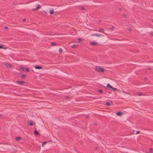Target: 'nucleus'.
Here are the masks:
<instances>
[{
  "instance_id": "obj_22",
  "label": "nucleus",
  "mask_w": 153,
  "mask_h": 153,
  "mask_svg": "<svg viewBox=\"0 0 153 153\" xmlns=\"http://www.w3.org/2000/svg\"><path fill=\"white\" fill-rule=\"evenodd\" d=\"M29 69L28 68H26V71L27 72H29Z\"/></svg>"
},
{
  "instance_id": "obj_3",
  "label": "nucleus",
  "mask_w": 153,
  "mask_h": 153,
  "mask_svg": "<svg viewBox=\"0 0 153 153\" xmlns=\"http://www.w3.org/2000/svg\"><path fill=\"white\" fill-rule=\"evenodd\" d=\"M16 83L21 85H22L23 84L25 83V82L23 81H16Z\"/></svg>"
},
{
  "instance_id": "obj_25",
  "label": "nucleus",
  "mask_w": 153,
  "mask_h": 153,
  "mask_svg": "<svg viewBox=\"0 0 153 153\" xmlns=\"http://www.w3.org/2000/svg\"><path fill=\"white\" fill-rule=\"evenodd\" d=\"M78 41H79V42H80V41H81V40H82L81 39H80V38L78 39Z\"/></svg>"
},
{
  "instance_id": "obj_34",
  "label": "nucleus",
  "mask_w": 153,
  "mask_h": 153,
  "mask_svg": "<svg viewBox=\"0 0 153 153\" xmlns=\"http://www.w3.org/2000/svg\"><path fill=\"white\" fill-rule=\"evenodd\" d=\"M2 116V115L0 114V118Z\"/></svg>"
},
{
  "instance_id": "obj_6",
  "label": "nucleus",
  "mask_w": 153,
  "mask_h": 153,
  "mask_svg": "<svg viewBox=\"0 0 153 153\" xmlns=\"http://www.w3.org/2000/svg\"><path fill=\"white\" fill-rule=\"evenodd\" d=\"M40 8H41V6L38 4V5H37V6L35 8L32 9V11L35 10L37 9H39Z\"/></svg>"
},
{
  "instance_id": "obj_4",
  "label": "nucleus",
  "mask_w": 153,
  "mask_h": 153,
  "mask_svg": "<svg viewBox=\"0 0 153 153\" xmlns=\"http://www.w3.org/2000/svg\"><path fill=\"white\" fill-rule=\"evenodd\" d=\"M91 36H95L97 37H101L104 36L103 35L100 34H93L91 35Z\"/></svg>"
},
{
  "instance_id": "obj_10",
  "label": "nucleus",
  "mask_w": 153,
  "mask_h": 153,
  "mask_svg": "<svg viewBox=\"0 0 153 153\" xmlns=\"http://www.w3.org/2000/svg\"><path fill=\"white\" fill-rule=\"evenodd\" d=\"M49 13L51 14H53L54 13V10L53 9H51L50 10Z\"/></svg>"
},
{
  "instance_id": "obj_1",
  "label": "nucleus",
  "mask_w": 153,
  "mask_h": 153,
  "mask_svg": "<svg viewBox=\"0 0 153 153\" xmlns=\"http://www.w3.org/2000/svg\"><path fill=\"white\" fill-rule=\"evenodd\" d=\"M95 70L98 71V72H103L105 70L104 68H102L100 66H97L95 68Z\"/></svg>"
},
{
  "instance_id": "obj_12",
  "label": "nucleus",
  "mask_w": 153,
  "mask_h": 153,
  "mask_svg": "<svg viewBox=\"0 0 153 153\" xmlns=\"http://www.w3.org/2000/svg\"><path fill=\"white\" fill-rule=\"evenodd\" d=\"M34 134L35 135H38L39 134V133L36 130L34 131Z\"/></svg>"
},
{
  "instance_id": "obj_16",
  "label": "nucleus",
  "mask_w": 153,
  "mask_h": 153,
  "mask_svg": "<svg viewBox=\"0 0 153 153\" xmlns=\"http://www.w3.org/2000/svg\"><path fill=\"white\" fill-rule=\"evenodd\" d=\"M26 76V75L25 74H22L21 76V77L22 78H25V77Z\"/></svg>"
},
{
  "instance_id": "obj_31",
  "label": "nucleus",
  "mask_w": 153,
  "mask_h": 153,
  "mask_svg": "<svg viewBox=\"0 0 153 153\" xmlns=\"http://www.w3.org/2000/svg\"><path fill=\"white\" fill-rule=\"evenodd\" d=\"M144 80L145 81H146L147 80V79L146 78H144Z\"/></svg>"
},
{
  "instance_id": "obj_8",
  "label": "nucleus",
  "mask_w": 153,
  "mask_h": 153,
  "mask_svg": "<svg viewBox=\"0 0 153 153\" xmlns=\"http://www.w3.org/2000/svg\"><path fill=\"white\" fill-rule=\"evenodd\" d=\"M91 45H98V43L95 42H91Z\"/></svg>"
},
{
  "instance_id": "obj_36",
  "label": "nucleus",
  "mask_w": 153,
  "mask_h": 153,
  "mask_svg": "<svg viewBox=\"0 0 153 153\" xmlns=\"http://www.w3.org/2000/svg\"><path fill=\"white\" fill-rule=\"evenodd\" d=\"M86 117V118H88V116H87Z\"/></svg>"
},
{
  "instance_id": "obj_13",
  "label": "nucleus",
  "mask_w": 153,
  "mask_h": 153,
  "mask_svg": "<svg viewBox=\"0 0 153 153\" xmlns=\"http://www.w3.org/2000/svg\"><path fill=\"white\" fill-rule=\"evenodd\" d=\"M5 65L8 67L10 68L11 67V65L8 63H6L5 64Z\"/></svg>"
},
{
  "instance_id": "obj_35",
  "label": "nucleus",
  "mask_w": 153,
  "mask_h": 153,
  "mask_svg": "<svg viewBox=\"0 0 153 153\" xmlns=\"http://www.w3.org/2000/svg\"><path fill=\"white\" fill-rule=\"evenodd\" d=\"M114 27L113 26L112 27V28L113 29L114 28Z\"/></svg>"
},
{
  "instance_id": "obj_18",
  "label": "nucleus",
  "mask_w": 153,
  "mask_h": 153,
  "mask_svg": "<svg viewBox=\"0 0 153 153\" xmlns=\"http://www.w3.org/2000/svg\"><path fill=\"white\" fill-rule=\"evenodd\" d=\"M51 45L52 46H55L56 45L55 43L53 42L51 43Z\"/></svg>"
},
{
  "instance_id": "obj_17",
  "label": "nucleus",
  "mask_w": 153,
  "mask_h": 153,
  "mask_svg": "<svg viewBox=\"0 0 153 153\" xmlns=\"http://www.w3.org/2000/svg\"><path fill=\"white\" fill-rule=\"evenodd\" d=\"M77 45H78L77 44H74V45H72V48H74L75 47H76L77 46Z\"/></svg>"
},
{
  "instance_id": "obj_11",
  "label": "nucleus",
  "mask_w": 153,
  "mask_h": 153,
  "mask_svg": "<svg viewBox=\"0 0 153 153\" xmlns=\"http://www.w3.org/2000/svg\"><path fill=\"white\" fill-rule=\"evenodd\" d=\"M98 31L100 32H102L103 33H104L105 31V30L103 29L100 28L99 30Z\"/></svg>"
},
{
  "instance_id": "obj_23",
  "label": "nucleus",
  "mask_w": 153,
  "mask_h": 153,
  "mask_svg": "<svg viewBox=\"0 0 153 153\" xmlns=\"http://www.w3.org/2000/svg\"><path fill=\"white\" fill-rule=\"evenodd\" d=\"M46 143V142H43L42 143V146H43V145H44Z\"/></svg>"
},
{
  "instance_id": "obj_38",
  "label": "nucleus",
  "mask_w": 153,
  "mask_h": 153,
  "mask_svg": "<svg viewBox=\"0 0 153 153\" xmlns=\"http://www.w3.org/2000/svg\"><path fill=\"white\" fill-rule=\"evenodd\" d=\"M152 22H153V20H152Z\"/></svg>"
},
{
  "instance_id": "obj_32",
  "label": "nucleus",
  "mask_w": 153,
  "mask_h": 153,
  "mask_svg": "<svg viewBox=\"0 0 153 153\" xmlns=\"http://www.w3.org/2000/svg\"><path fill=\"white\" fill-rule=\"evenodd\" d=\"M140 132L139 131H137V133H136V134H138Z\"/></svg>"
},
{
  "instance_id": "obj_28",
  "label": "nucleus",
  "mask_w": 153,
  "mask_h": 153,
  "mask_svg": "<svg viewBox=\"0 0 153 153\" xmlns=\"http://www.w3.org/2000/svg\"><path fill=\"white\" fill-rule=\"evenodd\" d=\"M152 148H150V151L151 152H152Z\"/></svg>"
},
{
  "instance_id": "obj_14",
  "label": "nucleus",
  "mask_w": 153,
  "mask_h": 153,
  "mask_svg": "<svg viewBox=\"0 0 153 153\" xmlns=\"http://www.w3.org/2000/svg\"><path fill=\"white\" fill-rule=\"evenodd\" d=\"M122 114V113L120 112H118L116 113V114L118 116H120Z\"/></svg>"
},
{
  "instance_id": "obj_7",
  "label": "nucleus",
  "mask_w": 153,
  "mask_h": 153,
  "mask_svg": "<svg viewBox=\"0 0 153 153\" xmlns=\"http://www.w3.org/2000/svg\"><path fill=\"white\" fill-rule=\"evenodd\" d=\"M112 103V101H111L109 100V101H107L106 102V105L108 106H109V105H110Z\"/></svg>"
},
{
  "instance_id": "obj_24",
  "label": "nucleus",
  "mask_w": 153,
  "mask_h": 153,
  "mask_svg": "<svg viewBox=\"0 0 153 153\" xmlns=\"http://www.w3.org/2000/svg\"><path fill=\"white\" fill-rule=\"evenodd\" d=\"M137 94L139 95H142V93L140 92H138Z\"/></svg>"
},
{
  "instance_id": "obj_15",
  "label": "nucleus",
  "mask_w": 153,
  "mask_h": 153,
  "mask_svg": "<svg viewBox=\"0 0 153 153\" xmlns=\"http://www.w3.org/2000/svg\"><path fill=\"white\" fill-rule=\"evenodd\" d=\"M21 137H16V140L17 141H19L20 140Z\"/></svg>"
},
{
  "instance_id": "obj_30",
  "label": "nucleus",
  "mask_w": 153,
  "mask_h": 153,
  "mask_svg": "<svg viewBox=\"0 0 153 153\" xmlns=\"http://www.w3.org/2000/svg\"><path fill=\"white\" fill-rule=\"evenodd\" d=\"M26 21V19H23V21L24 22H25Z\"/></svg>"
},
{
  "instance_id": "obj_21",
  "label": "nucleus",
  "mask_w": 153,
  "mask_h": 153,
  "mask_svg": "<svg viewBox=\"0 0 153 153\" xmlns=\"http://www.w3.org/2000/svg\"><path fill=\"white\" fill-rule=\"evenodd\" d=\"M3 45L2 44H0V49L3 48Z\"/></svg>"
},
{
  "instance_id": "obj_9",
  "label": "nucleus",
  "mask_w": 153,
  "mask_h": 153,
  "mask_svg": "<svg viewBox=\"0 0 153 153\" xmlns=\"http://www.w3.org/2000/svg\"><path fill=\"white\" fill-rule=\"evenodd\" d=\"M35 68L36 69H42V67L39 66H36L35 67Z\"/></svg>"
},
{
  "instance_id": "obj_5",
  "label": "nucleus",
  "mask_w": 153,
  "mask_h": 153,
  "mask_svg": "<svg viewBox=\"0 0 153 153\" xmlns=\"http://www.w3.org/2000/svg\"><path fill=\"white\" fill-rule=\"evenodd\" d=\"M28 123L30 126H32L33 125V121L31 120H29L28 121Z\"/></svg>"
},
{
  "instance_id": "obj_26",
  "label": "nucleus",
  "mask_w": 153,
  "mask_h": 153,
  "mask_svg": "<svg viewBox=\"0 0 153 153\" xmlns=\"http://www.w3.org/2000/svg\"><path fill=\"white\" fill-rule=\"evenodd\" d=\"M20 69H22V70L23 71L24 69V68H23V67H20Z\"/></svg>"
},
{
  "instance_id": "obj_33",
  "label": "nucleus",
  "mask_w": 153,
  "mask_h": 153,
  "mask_svg": "<svg viewBox=\"0 0 153 153\" xmlns=\"http://www.w3.org/2000/svg\"><path fill=\"white\" fill-rule=\"evenodd\" d=\"M81 9L82 10H84V8L83 7H82L81 8Z\"/></svg>"
},
{
  "instance_id": "obj_29",
  "label": "nucleus",
  "mask_w": 153,
  "mask_h": 153,
  "mask_svg": "<svg viewBox=\"0 0 153 153\" xmlns=\"http://www.w3.org/2000/svg\"><path fill=\"white\" fill-rule=\"evenodd\" d=\"M2 48V49H6L7 48L6 47H3V48Z\"/></svg>"
},
{
  "instance_id": "obj_19",
  "label": "nucleus",
  "mask_w": 153,
  "mask_h": 153,
  "mask_svg": "<svg viewBox=\"0 0 153 153\" xmlns=\"http://www.w3.org/2000/svg\"><path fill=\"white\" fill-rule=\"evenodd\" d=\"M98 91L100 92V93H102V89H100L98 90Z\"/></svg>"
},
{
  "instance_id": "obj_2",
  "label": "nucleus",
  "mask_w": 153,
  "mask_h": 153,
  "mask_svg": "<svg viewBox=\"0 0 153 153\" xmlns=\"http://www.w3.org/2000/svg\"><path fill=\"white\" fill-rule=\"evenodd\" d=\"M106 87H107L108 88L109 90H111V91H115L117 90V88L113 87L109 83H108Z\"/></svg>"
},
{
  "instance_id": "obj_37",
  "label": "nucleus",
  "mask_w": 153,
  "mask_h": 153,
  "mask_svg": "<svg viewBox=\"0 0 153 153\" xmlns=\"http://www.w3.org/2000/svg\"><path fill=\"white\" fill-rule=\"evenodd\" d=\"M124 16L125 17V15H124Z\"/></svg>"
},
{
  "instance_id": "obj_27",
  "label": "nucleus",
  "mask_w": 153,
  "mask_h": 153,
  "mask_svg": "<svg viewBox=\"0 0 153 153\" xmlns=\"http://www.w3.org/2000/svg\"><path fill=\"white\" fill-rule=\"evenodd\" d=\"M4 28L5 29H8V27L7 26H5L4 27Z\"/></svg>"
},
{
  "instance_id": "obj_20",
  "label": "nucleus",
  "mask_w": 153,
  "mask_h": 153,
  "mask_svg": "<svg viewBox=\"0 0 153 153\" xmlns=\"http://www.w3.org/2000/svg\"><path fill=\"white\" fill-rule=\"evenodd\" d=\"M62 51V49L61 48H60L59 49V52H60V53H61V52Z\"/></svg>"
}]
</instances>
